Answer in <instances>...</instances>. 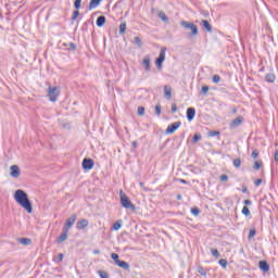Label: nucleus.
Wrapping results in <instances>:
<instances>
[{
    "label": "nucleus",
    "instance_id": "nucleus-8",
    "mask_svg": "<svg viewBox=\"0 0 278 278\" xmlns=\"http://www.w3.org/2000/svg\"><path fill=\"white\" fill-rule=\"evenodd\" d=\"M178 127H181V122H175L174 124L168 125L166 128V134H175Z\"/></svg>",
    "mask_w": 278,
    "mask_h": 278
},
{
    "label": "nucleus",
    "instance_id": "nucleus-55",
    "mask_svg": "<svg viewBox=\"0 0 278 278\" xmlns=\"http://www.w3.org/2000/svg\"><path fill=\"white\" fill-rule=\"evenodd\" d=\"M180 184H188L185 179H179Z\"/></svg>",
    "mask_w": 278,
    "mask_h": 278
},
{
    "label": "nucleus",
    "instance_id": "nucleus-4",
    "mask_svg": "<svg viewBox=\"0 0 278 278\" xmlns=\"http://www.w3.org/2000/svg\"><path fill=\"white\" fill-rule=\"evenodd\" d=\"M58 97H60V87H49L48 88V98L49 101L55 103L58 101Z\"/></svg>",
    "mask_w": 278,
    "mask_h": 278
},
{
    "label": "nucleus",
    "instance_id": "nucleus-47",
    "mask_svg": "<svg viewBox=\"0 0 278 278\" xmlns=\"http://www.w3.org/2000/svg\"><path fill=\"white\" fill-rule=\"evenodd\" d=\"M220 132H218V131H211L210 132V136L212 137V138H214V136H218Z\"/></svg>",
    "mask_w": 278,
    "mask_h": 278
},
{
    "label": "nucleus",
    "instance_id": "nucleus-29",
    "mask_svg": "<svg viewBox=\"0 0 278 278\" xmlns=\"http://www.w3.org/2000/svg\"><path fill=\"white\" fill-rule=\"evenodd\" d=\"M121 227H123V225H121V222H115L113 225L114 231H118V229H121Z\"/></svg>",
    "mask_w": 278,
    "mask_h": 278
},
{
    "label": "nucleus",
    "instance_id": "nucleus-12",
    "mask_svg": "<svg viewBox=\"0 0 278 278\" xmlns=\"http://www.w3.org/2000/svg\"><path fill=\"white\" fill-rule=\"evenodd\" d=\"M258 268L263 270V273H268L270 270V265L266 261H260Z\"/></svg>",
    "mask_w": 278,
    "mask_h": 278
},
{
    "label": "nucleus",
    "instance_id": "nucleus-21",
    "mask_svg": "<svg viewBox=\"0 0 278 278\" xmlns=\"http://www.w3.org/2000/svg\"><path fill=\"white\" fill-rule=\"evenodd\" d=\"M201 24L204 29H206V31H212V25H210V22H207L206 20H202Z\"/></svg>",
    "mask_w": 278,
    "mask_h": 278
},
{
    "label": "nucleus",
    "instance_id": "nucleus-19",
    "mask_svg": "<svg viewBox=\"0 0 278 278\" xmlns=\"http://www.w3.org/2000/svg\"><path fill=\"white\" fill-rule=\"evenodd\" d=\"M67 238H68V231L64 230V232L61 233L60 237L58 238V242H65Z\"/></svg>",
    "mask_w": 278,
    "mask_h": 278
},
{
    "label": "nucleus",
    "instance_id": "nucleus-57",
    "mask_svg": "<svg viewBox=\"0 0 278 278\" xmlns=\"http://www.w3.org/2000/svg\"><path fill=\"white\" fill-rule=\"evenodd\" d=\"M242 192H243V193L247 192V188H243V189H242Z\"/></svg>",
    "mask_w": 278,
    "mask_h": 278
},
{
    "label": "nucleus",
    "instance_id": "nucleus-15",
    "mask_svg": "<svg viewBox=\"0 0 278 278\" xmlns=\"http://www.w3.org/2000/svg\"><path fill=\"white\" fill-rule=\"evenodd\" d=\"M142 66L146 68V71H151V59L146 56L142 61Z\"/></svg>",
    "mask_w": 278,
    "mask_h": 278
},
{
    "label": "nucleus",
    "instance_id": "nucleus-52",
    "mask_svg": "<svg viewBox=\"0 0 278 278\" xmlns=\"http://www.w3.org/2000/svg\"><path fill=\"white\" fill-rule=\"evenodd\" d=\"M99 253H101V251H99V250H93V255H99Z\"/></svg>",
    "mask_w": 278,
    "mask_h": 278
},
{
    "label": "nucleus",
    "instance_id": "nucleus-45",
    "mask_svg": "<svg viewBox=\"0 0 278 278\" xmlns=\"http://www.w3.org/2000/svg\"><path fill=\"white\" fill-rule=\"evenodd\" d=\"M172 112L173 114H175V112H177V104H172Z\"/></svg>",
    "mask_w": 278,
    "mask_h": 278
},
{
    "label": "nucleus",
    "instance_id": "nucleus-54",
    "mask_svg": "<svg viewBox=\"0 0 278 278\" xmlns=\"http://www.w3.org/2000/svg\"><path fill=\"white\" fill-rule=\"evenodd\" d=\"M244 203L245 205H251V200H245Z\"/></svg>",
    "mask_w": 278,
    "mask_h": 278
},
{
    "label": "nucleus",
    "instance_id": "nucleus-48",
    "mask_svg": "<svg viewBox=\"0 0 278 278\" xmlns=\"http://www.w3.org/2000/svg\"><path fill=\"white\" fill-rule=\"evenodd\" d=\"M255 237V230H250V233H249V238H254Z\"/></svg>",
    "mask_w": 278,
    "mask_h": 278
},
{
    "label": "nucleus",
    "instance_id": "nucleus-31",
    "mask_svg": "<svg viewBox=\"0 0 278 278\" xmlns=\"http://www.w3.org/2000/svg\"><path fill=\"white\" fill-rule=\"evenodd\" d=\"M135 45L139 48L142 47V40H140V37H135Z\"/></svg>",
    "mask_w": 278,
    "mask_h": 278
},
{
    "label": "nucleus",
    "instance_id": "nucleus-17",
    "mask_svg": "<svg viewBox=\"0 0 278 278\" xmlns=\"http://www.w3.org/2000/svg\"><path fill=\"white\" fill-rule=\"evenodd\" d=\"M116 266H119V268H124V270H129V264L125 261L117 262Z\"/></svg>",
    "mask_w": 278,
    "mask_h": 278
},
{
    "label": "nucleus",
    "instance_id": "nucleus-39",
    "mask_svg": "<svg viewBox=\"0 0 278 278\" xmlns=\"http://www.w3.org/2000/svg\"><path fill=\"white\" fill-rule=\"evenodd\" d=\"M212 255H213L214 257H220V253H219L218 250H216V249L212 250Z\"/></svg>",
    "mask_w": 278,
    "mask_h": 278
},
{
    "label": "nucleus",
    "instance_id": "nucleus-22",
    "mask_svg": "<svg viewBox=\"0 0 278 278\" xmlns=\"http://www.w3.org/2000/svg\"><path fill=\"white\" fill-rule=\"evenodd\" d=\"M159 18H162L164 23H168V18L166 16V13H164V11L159 12Z\"/></svg>",
    "mask_w": 278,
    "mask_h": 278
},
{
    "label": "nucleus",
    "instance_id": "nucleus-2",
    "mask_svg": "<svg viewBox=\"0 0 278 278\" xmlns=\"http://www.w3.org/2000/svg\"><path fill=\"white\" fill-rule=\"evenodd\" d=\"M119 201L122 207H125V210H131V212H136V205L131 203V200H129V198L125 192H123V190L119 191Z\"/></svg>",
    "mask_w": 278,
    "mask_h": 278
},
{
    "label": "nucleus",
    "instance_id": "nucleus-46",
    "mask_svg": "<svg viewBox=\"0 0 278 278\" xmlns=\"http://www.w3.org/2000/svg\"><path fill=\"white\" fill-rule=\"evenodd\" d=\"M79 16V11H75L74 12V15H73V21H75V18H77Z\"/></svg>",
    "mask_w": 278,
    "mask_h": 278
},
{
    "label": "nucleus",
    "instance_id": "nucleus-43",
    "mask_svg": "<svg viewBox=\"0 0 278 278\" xmlns=\"http://www.w3.org/2000/svg\"><path fill=\"white\" fill-rule=\"evenodd\" d=\"M22 244H29L31 242L30 239H22L21 240Z\"/></svg>",
    "mask_w": 278,
    "mask_h": 278
},
{
    "label": "nucleus",
    "instance_id": "nucleus-3",
    "mask_svg": "<svg viewBox=\"0 0 278 278\" xmlns=\"http://www.w3.org/2000/svg\"><path fill=\"white\" fill-rule=\"evenodd\" d=\"M180 25L185 29H190L191 34H189V36H199V27H197V25H194V23L181 21Z\"/></svg>",
    "mask_w": 278,
    "mask_h": 278
},
{
    "label": "nucleus",
    "instance_id": "nucleus-51",
    "mask_svg": "<svg viewBox=\"0 0 278 278\" xmlns=\"http://www.w3.org/2000/svg\"><path fill=\"white\" fill-rule=\"evenodd\" d=\"M71 49H73V51H75L76 47L75 43H70Z\"/></svg>",
    "mask_w": 278,
    "mask_h": 278
},
{
    "label": "nucleus",
    "instance_id": "nucleus-11",
    "mask_svg": "<svg viewBox=\"0 0 278 278\" xmlns=\"http://www.w3.org/2000/svg\"><path fill=\"white\" fill-rule=\"evenodd\" d=\"M164 97L167 100H170L173 98V88L168 85L164 86Z\"/></svg>",
    "mask_w": 278,
    "mask_h": 278
},
{
    "label": "nucleus",
    "instance_id": "nucleus-28",
    "mask_svg": "<svg viewBox=\"0 0 278 278\" xmlns=\"http://www.w3.org/2000/svg\"><path fill=\"white\" fill-rule=\"evenodd\" d=\"M154 110H155V114H156L157 116H160V114H162V105L156 104Z\"/></svg>",
    "mask_w": 278,
    "mask_h": 278
},
{
    "label": "nucleus",
    "instance_id": "nucleus-34",
    "mask_svg": "<svg viewBox=\"0 0 278 278\" xmlns=\"http://www.w3.org/2000/svg\"><path fill=\"white\" fill-rule=\"evenodd\" d=\"M201 135L200 134H195L192 138V142H199V140H201Z\"/></svg>",
    "mask_w": 278,
    "mask_h": 278
},
{
    "label": "nucleus",
    "instance_id": "nucleus-56",
    "mask_svg": "<svg viewBox=\"0 0 278 278\" xmlns=\"http://www.w3.org/2000/svg\"><path fill=\"white\" fill-rule=\"evenodd\" d=\"M177 199H178V201H181V199H182L181 194H178Z\"/></svg>",
    "mask_w": 278,
    "mask_h": 278
},
{
    "label": "nucleus",
    "instance_id": "nucleus-36",
    "mask_svg": "<svg viewBox=\"0 0 278 278\" xmlns=\"http://www.w3.org/2000/svg\"><path fill=\"white\" fill-rule=\"evenodd\" d=\"M138 115L139 116H144V108L143 106L138 108Z\"/></svg>",
    "mask_w": 278,
    "mask_h": 278
},
{
    "label": "nucleus",
    "instance_id": "nucleus-23",
    "mask_svg": "<svg viewBox=\"0 0 278 278\" xmlns=\"http://www.w3.org/2000/svg\"><path fill=\"white\" fill-rule=\"evenodd\" d=\"M125 31H127V24L126 23H122L119 25V34L123 35V34H125Z\"/></svg>",
    "mask_w": 278,
    "mask_h": 278
},
{
    "label": "nucleus",
    "instance_id": "nucleus-7",
    "mask_svg": "<svg viewBox=\"0 0 278 278\" xmlns=\"http://www.w3.org/2000/svg\"><path fill=\"white\" fill-rule=\"evenodd\" d=\"M77 220V215H72L65 223V226L63 228L64 231H68L71 227L75 225V222Z\"/></svg>",
    "mask_w": 278,
    "mask_h": 278
},
{
    "label": "nucleus",
    "instance_id": "nucleus-38",
    "mask_svg": "<svg viewBox=\"0 0 278 278\" xmlns=\"http://www.w3.org/2000/svg\"><path fill=\"white\" fill-rule=\"evenodd\" d=\"M220 181H229V176H227L226 174H223L220 177H219Z\"/></svg>",
    "mask_w": 278,
    "mask_h": 278
},
{
    "label": "nucleus",
    "instance_id": "nucleus-30",
    "mask_svg": "<svg viewBox=\"0 0 278 278\" xmlns=\"http://www.w3.org/2000/svg\"><path fill=\"white\" fill-rule=\"evenodd\" d=\"M242 214H244V216H250L251 215V211L249 210V207L243 206Z\"/></svg>",
    "mask_w": 278,
    "mask_h": 278
},
{
    "label": "nucleus",
    "instance_id": "nucleus-18",
    "mask_svg": "<svg viewBox=\"0 0 278 278\" xmlns=\"http://www.w3.org/2000/svg\"><path fill=\"white\" fill-rule=\"evenodd\" d=\"M96 25H97L98 27H103V25H105V16H99V17L97 18Z\"/></svg>",
    "mask_w": 278,
    "mask_h": 278
},
{
    "label": "nucleus",
    "instance_id": "nucleus-25",
    "mask_svg": "<svg viewBox=\"0 0 278 278\" xmlns=\"http://www.w3.org/2000/svg\"><path fill=\"white\" fill-rule=\"evenodd\" d=\"M253 168L254 170H260L262 168V161H255Z\"/></svg>",
    "mask_w": 278,
    "mask_h": 278
},
{
    "label": "nucleus",
    "instance_id": "nucleus-27",
    "mask_svg": "<svg viewBox=\"0 0 278 278\" xmlns=\"http://www.w3.org/2000/svg\"><path fill=\"white\" fill-rule=\"evenodd\" d=\"M198 273L200 275H202V277H206L207 276V273L205 271V268H203V267H198Z\"/></svg>",
    "mask_w": 278,
    "mask_h": 278
},
{
    "label": "nucleus",
    "instance_id": "nucleus-5",
    "mask_svg": "<svg viewBox=\"0 0 278 278\" xmlns=\"http://www.w3.org/2000/svg\"><path fill=\"white\" fill-rule=\"evenodd\" d=\"M165 60H166V48H162L160 51V55L155 61V66L159 71H162V64H164Z\"/></svg>",
    "mask_w": 278,
    "mask_h": 278
},
{
    "label": "nucleus",
    "instance_id": "nucleus-6",
    "mask_svg": "<svg viewBox=\"0 0 278 278\" xmlns=\"http://www.w3.org/2000/svg\"><path fill=\"white\" fill-rule=\"evenodd\" d=\"M10 177H13V179L21 177V167H18V165H12L10 167Z\"/></svg>",
    "mask_w": 278,
    "mask_h": 278
},
{
    "label": "nucleus",
    "instance_id": "nucleus-49",
    "mask_svg": "<svg viewBox=\"0 0 278 278\" xmlns=\"http://www.w3.org/2000/svg\"><path fill=\"white\" fill-rule=\"evenodd\" d=\"M274 160H275V162H278V150H276V152L274 154Z\"/></svg>",
    "mask_w": 278,
    "mask_h": 278
},
{
    "label": "nucleus",
    "instance_id": "nucleus-42",
    "mask_svg": "<svg viewBox=\"0 0 278 278\" xmlns=\"http://www.w3.org/2000/svg\"><path fill=\"white\" fill-rule=\"evenodd\" d=\"M202 92H203V94H207V92H210V87L203 86L202 87Z\"/></svg>",
    "mask_w": 278,
    "mask_h": 278
},
{
    "label": "nucleus",
    "instance_id": "nucleus-1",
    "mask_svg": "<svg viewBox=\"0 0 278 278\" xmlns=\"http://www.w3.org/2000/svg\"><path fill=\"white\" fill-rule=\"evenodd\" d=\"M13 199L17 205L22 206L28 214L34 212V207L31 206V201H29V197L23 189H17L14 194Z\"/></svg>",
    "mask_w": 278,
    "mask_h": 278
},
{
    "label": "nucleus",
    "instance_id": "nucleus-24",
    "mask_svg": "<svg viewBox=\"0 0 278 278\" xmlns=\"http://www.w3.org/2000/svg\"><path fill=\"white\" fill-rule=\"evenodd\" d=\"M241 165H242V160L236 159V160L233 161V166H235V168H240Z\"/></svg>",
    "mask_w": 278,
    "mask_h": 278
},
{
    "label": "nucleus",
    "instance_id": "nucleus-32",
    "mask_svg": "<svg viewBox=\"0 0 278 278\" xmlns=\"http://www.w3.org/2000/svg\"><path fill=\"white\" fill-rule=\"evenodd\" d=\"M191 214H193V216H199V214H201V211L197 207L191 208Z\"/></svg>",
    "mask_w": 278,
    "mask_h": 278
},
{
    "label": "nucleus",
    "instance_id": "nucleus-37",
    "mask_svg": "<svg viewBox=\"0 0 278 278\" xmlns=\"http://www.w3.org/2000/svg\"><path fill=\"white\" fill-rule=\"evenodd\" d=\"M258 156H260V152L257 150H253L252 152L253 160H257Z\"/></svg>",
    "mask_w": 278,
    "mask_h": 278
},
{
    "label": "nucleus",
    "instance_id": "nucleus-50",
    "mask_svg": "<svg viewBox=\"0 0 278 278\" xmlns=\"http://www.w3.org/2000/svg\"><path fill=\"white\" fill-rule=\"evenodd\" d=\"M131 147H132L134 149H136V148L138 147V141H132V142H131Z\"/></svg>",
    "mask_w": 278,
    "mask_h": 278
},
{
    "label": "nucleus",
    "instance_id": "nucleus-20",
    "mask_svg": "<svg viewBox=\"0 0 278 278\" xmlns=\"http://www.w3.org/2000/svg\"><path fill=\"white\" fill-rule=\"evenodd\" d=\"M275 74H266L265 80L268 81V84H275Z\"/></svg>",
    "mask_w": 278,
    "mask_h": 278
},
{
    "label": "nucleus",
    "instance_id": "nucleus-35",
    "mask_svg": "<svg viewBox=\"0 0 278 278\" xmlns=\"http://www.w3.org/2000/svg\"><path fill=\"white\" fill-rule=\"evenodd\" d=\"M213 83L214 84H220V77L218 75L213 76Z\"/></svg>",
    "mask_w": 278,
    "mask_h": 278
},
{
    "label": "nucleus",
    "instance_id": "nucleus-53",
    "mask_svg": "<svg viewBox=\"0 0 278 278\" xmlns=\"http://www.w3.org/2000/svg\"><path fill=\"white\" fill-rule=\"evenodd\" d=\"M59 260L62 262V260H64V254H59Z\"/></svg>",
    "mask_w": 278,
    "mask_h": 278
},
{
    "label": "nucleus",
    "instance_id": "nucleus-58",
    "mask_svg": "<svg viewBox=\"0 0 278 278\" xmlns=\"http://www.w3.org/2000/svg\"><path fill=\"white\" fill-rule=\"evenodd\" d=\"M140 186H144V184L140 182Z\"/></svg>",
    "mask_w": 278,
    "mask_h": 278
},
{
    "label": "nucleus",
    "instance_id": "nucleus-10",
    "mask_svg": "<svg viewBox=\"0 0 278 278\" xmlns=\"http://www.w3.org/2000/svg\"><path fill=\"white\" fill-rule=\"evenodd\" d=\"M94 166V162L92 161V159H85L83 161V168L85 170H91V168Z\"/></svg>",
    "mask_w": 278,
    "mask_h": 278
},
{
    "label": "nucleus",
    "instance_id": "nucleus-16",
    "mask_svg": "<svg viewBox=\"0 0 278 278\" xmlns=\"http://www.w3.org/2000/svg\"><path fill=\"white\" fill-rule=\"evenodd\" d=\"M101 0H91L89 3V10H94V8H99Z\"/></svg>",
    "mask_w": 278,
    "mask_h": 278
},
{
    "label": "nucleus",
    "instance_id": "nucleus-14",
    "mask_svg": "<svg viewBox=\"0 0 278 278\" xmlns=\"http://www.w3.org/2000/svg\"><path fill=\"white\" fill-rule=\"evenodd\" d=\"M86 227H88V219H81L76 224V229L81 230V229H86Z\"/></svg>",
    "mask_w": 278,
    "mask_h": 278
},
{
    "label": "nucleus",
    "instance_id": "nucleus-9",
    "mask_svg": "<svg viewBox=\"0 0 278 278\" xmlns=\"http://www.w3.org/2000/svg\"><path fill=\"white\" fill-rule=\"evenodd\" d=\"M244 122V117L238 116L230 123V129H236V127H240L242 123Z\"/></svg>",
    "mask_w": 278,
    "mask_h": 278
},
{
    "label": "nucleus",
    "instance_id": "nucleus-44",
    "mask_svg": "<svg viewBox=\"0 0 278 278\" xmlns=\"http://www.w3.org/2000/svg\"><path fill=\"white\" fill-rule=\"evenodd\" d=\"M254 185H255L256 187L262 186V179H256V180L254 181Z\"/></svg>",
    "mask_w": 278,
    "mask_h": 278
},
{
    "label": "nucleus",
    "instance_id": "nucleus-33",
    "mask_svg": "<svg viewBox=\"0 0 278 278\" xmlns=\"http://www.w3.org/2000/svg\"><path fill=\"white\" fill-rule=\"evenodd\" d=\"M98 275L100 278H109L108 273H105L104 270L98 271Z\"/></svg>",
    "mask_w": 278,
    "mask_h": 278
},
{
    "label": "nucleus",
    "instance_id": "nucleus-41",
    "mask_svg": "<svg viewBox=\"0 0 278 278\" xmlns=\"http://www.w3.org/2000/svg\"><path fill=\"white\" fill-rule=\"evenodd\" d=\"M76 10H79V8H81V0H76L74 3Z\"/></svg>",
    "mask_w": 278,
    "mask_h": 278
},
{
    "label": "nucleus",
    "instance_id": "nucleus-26",
    "mask_svg": "<svg viewBox=\"0 0 278 278\" xmlns=\"http://www.w3.org/2000/svg\"><path fill=\"white\" fill-rule=\"evenodd\" d=\"M111 258L115 262V264H118L121 262V260H118V254L116 253H112Z\"/></svg>",
    "mask_w": 278,
    "mask_h": 278
},
{
    "label": "nucleus",
    "instance_id": "nucleus-13",
    "mask_svg": "<svg viewBox=\"0 0 278 278\" xmlns=\"http://www.w3.org/2000/svg\"><path fill=\"white\" fill-rule=\"evenodd\" d=\"M194 116H197V110H194V108L187 109L188 121H194Z\"/></svg>",
    "mask_w": 278,
    "mask_h": 278
},
{
    "label": "nucleus",
    "instance_id": "nucleus-40",
    "mask_svg": "<svg viewBox=\"0 0 278 278\" xmlns=\"http://www.w3.org/2000/svg\"><path fill=\"white\" fill-rule=\"evenodd\" d=\"M219 264L223 266V268H227V260L225 258L219 260Z\"/></svg>",
    "mask_w": 278,
    "mask_h": 278
}]
</instances>
